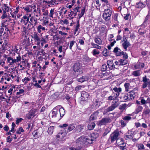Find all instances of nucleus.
<instances>
[{
  "label": "nucleus",
  "mask_w": 150,
  "mask_h": 150,
  "mask_svg": "<svg viewBox=\"0 0 150 150\" xmlns=\"http://www.w3.org/2000/svg\"><path fill=\"white\" fill-rule=\"evenodd\" d=\"M37 32L39 33H42L45 32L47 29H46L45 27L42 26L41 25H38L36 28Z\"/></svg>",
  "instance_id": "19"
},
{
  "label": "nucleus",
  "mask_w": 150,
  "mask_h": 150,
  "mask_svg": "<svg viewBox=\"0 0 150 150\" xmlns=\"http://www.w3.org/2000/svg\"><path fill=\"white\" fill-rule=\"evenodd\" d=\"M84 126L82 125H80L77 126L75 128L76 130L80 132H81L83 129Z\"/></svg>",
  "instance_id": "35"
},
{
  "label": "nucleus",
  "mask_w": 150,
  "mask_h": 150,
  "mask_svg": "<svg viewBox=\"0 0 150 150\" xmlns=\"http://www.w3.org/2000/svg\"><path fill=\"white\" fill-rule=\"evenodd\" d=\"M89 79V77L87 76H83L78 79V81L80 82H83L85 81H87Z\"/></svg>",
  "instance_id": "28"
},
{
  "label": "nucleus",
  "mask_w": 150,
  "mask_h": 150,
  "mask_svg": "<svg viewBox=\"0 0 150 150\" xmlns=\"http://www.w3.org/2000/svg\"><path fill=\"white\" fill-rule=\"evenodd\" d=\"M19 98V97H18L16 96H11V99L10 101L11 104H13L14 103L17 102V100Z\"/></svg>",
  "instance_id": "33"
},
{
  "label": "nucleus",
  "mask_w": 150,
  "mask_h": 150,
  "mask_svg": "<svg viewBox=\"0 0 150 150\" xmlns=\"http://www.w3.org/2000/svg\"><path fill=\"white\" fill-rule=\"evenodd\" d=\"M86 137L84 136H81L78 139V141L82 142V143L86 144Z\"/></svg>",
  "instance_id": "41"
},
{
  "label": "nucleus",
  "mask_w": 150,
  "mask_h": 150,
  "mask_svg": "<svg viewBox=\"0 0 150 150\" xmlns=\"http://www.w3.org/2000/svg\"><path fill=\"white\" fill-rule=\"evenodd\" d=\"M36 110L34 109H31L29 112L26 114L25 117L28 120L33 118L35 116Z\"/></svg>",
  "instance_id": "14"
},
{
  "label": "nucleus",
  "mask_w": 150,
  "mask_h": 150,
  "mask_svg": "<svg viewBox=\"0 0 150 150\" xmlns=\"http://www.w3.org/2000/svg\"><path fill=\"white\" fill-rule=\"evenodd\" d=\"M13 56L16 57V58H13L16 64L19 63L20 62L19 64L20 67L22 69H24L26 67V64L27 63V59H24L23 56L22 57L21 56L20 53L18 54H16L14 53L13 55Z\"/></svg>",
  "instance_id": "2"
},
{
  "label": "nucleus",
  "mask_w": 150,
  "mask_h": 150,
  "mask_svg": "<svg viewBox=\"0 0 150 150\" xmlns=\"http://www.w3.org/2000/svg\"><path fill=\"white\" fill-rule=\"evenodd\" d=\"M120 135L119 132L118 130H116L112 133L110 136V139L111 143H113L115 141H118V137Z\"/></svg>",
  "instance_id": "6"
},
{
  "label": "nucleus",
  "mask_w": 150,
  "mask_h": 150,
  "mask_svg": "<svg viewBox=\"0 0 150 150\" xmlns=\"http://www.w3.org/2000/svg\"><path fill=\"white\" fill-rule=\"evenodd\" d=\"M7 46L8 43L4 42L3 43L1 47L3 50H5L7 49V48L6 47V46Z\"/></svg>",
  "instance_id": "58"
},
{
  "label": "nucleus",
  "mask_w": 150,
  "mask_h": 150,
  "mask_svg": "<svg viewBox=\"0 0 150 150\" xmlns=\"http://www.w3.org/2000/svg\"><path fill=\"white\" fill-rule=\"evenodd\" d=\"M38 54L40 55H45L46 53L45 52L44 50L43 49H41L38 52Z\"/></svg>",
  "instance_id": "63"
},
{
  "label": "nucleus",
  "mask_w": 150,
  "mask_h": 150,
  "mask_svg": "<svg viewBox=\"0 0 150 150\" xmlns=\"http://www.w3.org/2000/svg\"><path fill=\"white\" fill-rule=\"evenodd\" d=\"M56 0H49V4L48 6L49 7L52 6L54 4H56L55 3Z\"/></svg>",
  "instance_id": "52"
},
{
  "label": "nucleus",
  "mask_w": 150,
  "mask_h": 150,
  "mask_svg": "<svg viewBox=\"0 0 150 150\" xmlns=\"http://www.w3.org/2000/svg\"><path fill=\"white\" fill-rule=\"evenodd\" d=\"M86 144H91L93 143V140L92 138H91V136L89 137H86Z\"/></svg>",
  "instance_id": "42"
},
{
  "label": "nucleus",
  "mask_w": 150,
  "mask_h": 150,
  "mask_svg": "<svg viewBox=\"0 0 150 150\" xmlns=\"http://www.w3.org/2000/svg\"><path fill=\"white\" fill-rule=\"evenodd\" d=\"M127 94L129 98V100L134 99L136 96L134 90H132L127 93Z\"/></svg>",
  "instance_id": "21"
},
{
  "label": "nucleus",
  "mask_w": 150,
  "mask_h": 150,
  "mask_svg": "<svg viewBox=\"0 0 150 150\" xmlns=\"http://www.w3.org/2000/svg\"><path fill=\"white\" fill-rule=\"evenodd\" d=\"M91 45L92 46H93V47L100 50L101 48V47L98 44H96L94 43L93 42H92L91 43Z\"/></svg>",
  "instance_id": "56"
},
{
  "label": "nucleus",
  "mask_w": 150,
  "mask_h": 150,
  "mask_svg": "<svg viewBox=\"0 0 150 150\" xmlns=\"http://www.w3.org/2000/svg\"><path fill=\"white\" fill-rule=\"evenodd\" d=\"M65 111L63 108L62 107L59 109V112L61 118L64 116L65 115Z\"/></svg>",
  "instance_id": "46"
},
{
  "label": "nucleus",
  "mask_w": 150,
  "mask_h": 150,
  "mask_svg": "<svg viewBox=\"0 0 150 150\" xmlns=\"http://www.w3.org/2000/svg\"><path fill=\"white\" fill-rule=\"evenodd\" d=\"M111 122V120L109 117H103L101 120L98 121L97 124L98 125L101 126L102 125H106L107 124L110 123Z\"/></svg>",
  "instance_id": "9"
},
{
  "label": "nucleus",
  "mask_w": 150,
  "mask_h": 150,
  "mask_svg": "<svg viewBox=\"0 0 150 150\" xmlns=\"http://www.w3.org/2000/svg\"><path fill=\"white\" fill-rule=\"evenodd\" d=\"M131 119L132 117H131L128 116H125L122 118L123 120L127 122L129 120H130Z\"/></svg>",
  "instance_id": "61"
},
{
  "label": "nucleus",
  "mask_w": 150,
  "mask_h": 150,
  "mask_svg": "<svg viewBox=\"0 0 150 150\" xmlns=\"http://www.w3.org/2000/svg\"><path fill=\"white\" fill-rule=\"evenodd\" d=\"M69 13L68 14V16L69 18L67 17V18L69 19H72L76 15V13H75L73 10H71V11L69 12Z\"/></svg>",
  "instance_id": "32"
},
{
  "label": "nucleus",
  "mask_w": 150,
  "mask_h": 150,
  "mask_svg": "<svg viewBox=\"0 0 150 150\" xmlns=\"http://www.w3.org/2000/svg\"><path fill=\"white\" fill-rule=\"evenodd\" d=\"M120 98L121 99V101L123 102H126L127 100H129L127 93L122 94Z\"/></svg>",
  "instance_id": "26"
},
{
  "label": "nucleus",
  "mask_w": 150,
  "mask_h": 150,
  "mask_svg": "<svg viewBox=\"0 0 150 150\" xmlns=\"http://www.w3.org/2000/svg\"><path fill=\"white\" fill-rule=\"evenodd\" d=\"M95 42L98 45H101L102 44V41L101 39L99 38H95L94 39Z\"/></svg>",
  "instance_id": "50"
},
{
  "label": "nucleus",
  "mask_w": 150,
  "mask_h": 150,
  "mask_svg": "<svg viewBox=\"0 0 150 150\" xmlns=\"http://www.w3.org/2000/svg\"><path fill=\"white\" fill-rule=\"evenodd\" d=\"M99 113V112L98 110L95 111L91 115L89 118L90 121H91L96 119Z\"/></svg>",
  "instance_id": "24"
},
{
  "label": "nucleus",
  "mask_w": 150,
  "mask_h": 150,
  "mask_svg": "<svg viewBox=\"0 0 150 150\" xmlns=\"http://www.w3.org/2000/svg\"><path fill=\"white\" fill-rule=\"evenodd\" d=\"M91 137L93 141H95L96 139L99 137V134L96 132H93L91 134Z\"/></svg>",
  "instance_id": "36"
},
{
  "label": "nucleus",
  "mask_w": 150,
  "mask_h": 150,
  "mask_svg": "<svg viewBox=\"0 0 150 150\" xmlns=\"http://www.w3.org/2000/svg\"><path fill=\"white\" fill-rule=\"evenodd\" d=\"M112 90L115 93H116L117 95L118 94L119 95L120 93L122 91V88L120 87L118 88L117 87H115L112 88Z\"/></svg>",
  "instance_id": "37"
},
{
  "label": "nucleus",
  "mask_w": 150,
  "mask_h": 150,
  "mask_svg": "<svg viewBox=\"0 0 150 150\" xmlns=\"http://www.w3.org/2000/svg\"><path fill=\"white\" fill-rule=\"evenodd\" d=\"M122 52L120 49L118 47L114 48L113 52L115 54L116 56H120L121 55Z\"/></svg>",
  "instance_id": "22"
},
{
  "label": "nucleus",
  "mask_w": 150,
  "mask_h": 150,
  "mask_svg": "<svg viewBox=\"0 0 150 150\" xmlns=\"http://www.w3.org/2000/svg\"><path fill=\"white\" fill-rule=\"evenodd\" d=\"M39 34L37 32H34L32 38L35 42V44L38 46L40 45V38L39 36Z\"/></svg>",
  "instance_id": "11"
},
{
  "label": "nucleus",
  "mask_w": 150,
  "mask_h": 150,
  "mask_svg": "<svg viewBox=\"0 0 150 150\" xmlns=\"http://www.w3.org/2000/svg\"><path fill=\"white\" fill-rule=\"evenodd\" d=\"M149 80V79L146 78V76L143 77L142 81L144 83L142 86V87L143 88H144L147 87L148 84L146 82Z\"/></svg>",
  "instance_id": "29"
},
{
  "label": "nucleus",
  "mask_w": 150,
  "mask_h": 150,
  "mask_svg": "<svg viewBox=\"0 0 150 150\" xmlns=\"http://www.w3.org/2000/svg\"><path fill=\"white\" fill-rule=\"evenodd\" d=\"M36 6L35 5H29L26 6L25 7H23V8L26 13H28L32 12L33 9Z\"/></svg>",
  "instance_id": "17"
},
{
  "label": "nucleus",
  "mask_w": 150,
  "mask_h": 150,
  "mask_svg": "<svg viewBox=\"0 0 150 150\" xmlns=\"http://www.w3.org/2000/svg\"><path fill=\"white\" fill-rule=\"evenodd\" d=\"M23 45H24V48H27L30 45L29 40L27 39H25L22 42Z\"/></svg>",
  "instance_id": "30"
},
{
  "label": "nucleus",
  "mask_w": 150,
  "mask_h": 150,
  "mask_svg": "<svg viewBox=\"0 0 150 150\" xmlns=\"http://www.w3.org/2000/svg\"><path fill=\"white\" fill-rule=\"evenodd\" d=\"M96 126L95 123L94 122H91L89 123L88 125V127L90 130H91L93 129Z\"/></svg>",
  "instance_id": "39"
},
{
  "label": "nucleus",
  "mask_w": 150,
  "mask_h": 150,
  "mask_svg": "<svg viewBox=\"0 0 150 150\" xmlns=\"http://www.w3.org/2000/svg\"><path fill=\"white\" fill-rule=\"evenodd\" d=\"M120 123L121 124V127H125L127 122H126L124 120H121L120 121Z\"/></svg>",
  "instance_id": "62"
},
{
  "label": "nucleus",
  "mask_w": 150,
  "mask_h": 150,
  "mask_svg": "<svg viewBox=\"0 0 150 150\" xmlns=\"http://www.w3.org/2000/svg\"><path fill=\"white\" fill-rule=\"evenodd\" d=\"M31 14L28 15L27 16L26 15H25L21 18L20 20V23L24 25H26L29 22L30 17L31 16Z\"/></svg>",
  "instance_id": "13"
},
{
  "label": "nucleus",
  "mask_w": 150,
  "mask_h": 150,
  "mask_svg": "<svg viewBox=\"0 0 150 150\" xmlns=\"http://www.w3.org/2000/svg\"><path fill=\"white\" fill-rule=\"evenodd\" d=\"M50 122L48 120H45L41 122V124L43 126H47L49 125L48 123Z\"/></svg>",
  "instance_id": "54"
},
{
  "label": "nucleus",
  "mask_w": 150,
  "mask_h": 150,
  "mask_svg": "<svg viewBox=\"0 0 150 150\" xmlns=\"http://www.w3.org/2000/svg\"><path fill=\"white\" fill-rule=\"evenodd\" d=\"M132 74L134 76H139L141 74L140 71L138 70L133 71Z\"/></svg>",
  "instance_id": "49"
},
{
  "label": "nucleus",
  "mask_w": 150,
  "mask_h": 150,
  "mask_svg": "<svg viewBox=\"0 0 150 150\" xmlns=\"http://www.w3.org/2000/svg\"><path fill=\"white\" fill-rule=\"evenodd\" d=\"M102 54L103 56H107L109 55V51L106 48H105L102 52Z\"/></svg>",
  "instance_id": "53"
},
{
  "label": "nucleus",
  "mask_w": 150,
  "mask_h": 150,
  "mask_svg": "<svg viewBox=\"0 0 150 150\" xmlns=\"http://www.w3.org/2000/svg\"><path fill=\"white\" fill-rule=\"evenodd\" d=\"M68 126V125L67 124H64L62 125H60L59 127L61 128H64V132L66 133L69 132L74 129L75 127V125L74 124H70L68 126V128H66Z\"/></svg>",
  "instance_id": "8"
},
{
  "label": "nucleus",
  "mask_w": 150,
  "mask_h": 150,
  "mask_svg": "<svg viewBox=\"0 0 150 150\" xmlns=\"http://www.w3.org/2000/svg\"><path fill=\"white\" fill-rule=\"evenodd\" d=\"M30 17L29 22L30 25L32 26V27L31 28H29V29H32L38 23V19L35 16H31Z\"/></svg>",
  "instance_id": "12"
},
{
  "label": "nucleus",
  "mask_w": 150,
  "mask_h": 150,
  "mask_svg": "<svg viewBox=\"0 0 150 150\" xmlns=\"http://www.w3.org/2000/svg\"><path fill=\"white\" fill-rule=\"evenodd\" d=\"M58 110L56 108H54L52 111V118H55L57 117V114Z\"/></svg>",
  "instance_id": "38"
},
{
  "label": "nucleus",
  "mask_w": 150,
  "mask_h": 150,
  "mask_svg": "<svg viewBox=\"0 0 150 150\" xmlns=\"http://www.w3.org/2000/svg\"><path fill=\"white\" fill-rule=\"evenodd\" d=\"M112 104L108 108L105 110V112L106 113L112 111L117 107L119 105V103L117 101H112Z\"/></svg>",
  "instance_id": "10"
},
{
  "label": "nucleus",
  "mask_w": 150,
  "mask_h": 150,
  "mask_svg": "<svg viewBox=\"0 0 150 150\" xmlns=\"http://www.w3.org/2000/svg\"><path fill=\"white\" fill-rule=\"evenodd\" d=\"M143 109V108L141 105H137L134 112L132 113L133 114H138L139 112H141L142 111Z\"/></svg>",
  "instance_id": "25"
},
{
  "label": "nucleus",
  "mask_w": 150,
  "mask_h": 150,
  "mask_svg": "<svg viewBox=\"0 0 150 150\" xmlns=\"http://www.w3.org/2000/svg\"><path fill=\"white\" fill-rule=\"evenodd\" d=\"M66 134L65 132L61 131L56 135V139L58 143H63L65 141V139L64 137Z\"/></svg>",
  "instance_id": "5"
},
{
  "label": "nucleus",
  "mask_w": 150,
  "mask_h": 150,
  "mask_svg": "<svg viewBox=\"0 0 150 150\" xmlns=\"http://www.w3.org/2000/svg\"><path fill=\"white\" fill-rule=\"evenodd\" d=\"M146 106H147V108L144 110L142 112V115H149L150 112V110L149 108H148L147 106L146 105Z\"/></svg>",
  "instance_id": "43"
},
{
  "label": "nucleus",
  "mask_w": 150,
  "mask_h": 150,
  "mask_svg": "<svg viewBox=\"0 0 150 150\" xmlns=\"http://www.w3.org/2000/svg\"><path fill=\"white\" fill-rule=\"evenodd\" d=\"M146 6V4L144 2H143L142 1L140 0L139 2L137 3L135 5L136 8L142 9L144 8Z\"/></svg>",
  "instance_id": "18"
},
{
  "label": "nucleus",
  "mask_w": 150,
  "mask_h": 150,
  "mask_svg": "<svg viewBox=\"0 0 150 150\" xmlns=\"http://www.w3.org/2000/svg\"><path fill=\"white\" fill-rule=\"evenodd\" d=\"M119 60L120 66L125 65L127 63V61L125 59H120Z\"/></svg>",
  "instance_id": "45"
},
{
  "label": "nucleus",
  "mask_w": 150,
  "mask_h": 150,
  "mask_svg": "<svg viewBox=\"0 0 150 150\" xmlns=\"http://www.w3.org/2000/svg\"><path fill=\"white\" fill-rule=\"evenodd\" d=\"M108 69L107 66L105 64H103L100 70L102 72L105 71Z\"/></svg>",
  "instance_id": "55"
},
{
  "label": "nucleus",
  "mask_w": 150,
  "mask_h": 150,
  "mask_svg": "<svg viewBox=\"0 0 150 150\" xmlns=\"http://www.w3.org/2000/svg\"><path fill=\"white\" fill-rule=\"evenodd\" d=\"M112 11L109 9H105L103 14V19L106 21H108L110 19Z\"/></svg>",
  "instance_id": "7"
},
{
  "label": "nucleus",
  "mask_w": 150,
  "mask_h": 150,
  "mask_svg": "<svg viewBox=\"0 0 150 150\" xmlns=\"http://www.w3.org/2000/svg\"><path fill=\"white\" fill-rule=\"evenodd\" d=\"M32 134L35 139H37L41 136V134L37 130H35L33 132Z\"/></svg>",
  "instance_id": "31"
},
{
  "label": "nucleus",
  "mask_w": 150,
  "mask_h": 150,
  "mask_svg": "<svg viewBox=\"0 0 150 150\" xmlns=\"http://www.w3.org/2000/svg\"><path fill=\"white\" fill-rule=\"evenodd\" d=\"M86 10V7H83L81 10V11L80 14L79 13L78 14V16H79V19H80L84 15L85 12Z\"/></svg>",
  "instance_id": "40"
},
{
  "label": "nucleus",
  "mask_w": 150,
  "mask_h": 150,
  "mask_svg": "<svg viewBox=\"0 0 150 150\" xmlns=\"http://www.w3.org/2000/svg\"><path fill=\"white\" fill-rule=\"evenodd\" d=\"M130 45L131 44L128 41L123 42L122 44V46L125 51L127 50V47L130 46Z\"/></svg>",
  "instance_id": "34"
},
{
  "label": "nucleus",
  "mask_w": 150,
  "mask_h": 150,
  "mask_svg": "<svg viewBox=\"0 0 150 150\" xmlns=\"http://www.w3.org/2000/svg\"><path fill=\"white\" fill-rule=\"evenodd\" d=\"M54 8H52L50 10V13L49 14H48V16L47 18H54L53 15L54 14Z\"/></svg>",
  "instance_id": "48"
},
{
  "label": "nucleus",
  "mask_w": 150,
  "mask_h": 150,
  "mask_svg": "<svg viewBox=\"0 0 150 150\" xmlns=\"http://www.w3.org/2000/svg\"><path fill=\"white\" fill-rule=\"evenodd\" d=\"M24 132V130L23 129L22 127H21L18 128V129L17 130L16 133L18 134H20L21 132Z\"/></svg>",
  "instance_id": "57"
},
{
  "label": "nucleus",
  "mask_w": 150,
  "mask_h": 150,
  "mask_svg": "<svg viewBox=\"0 0 150 150\" xmlns=\"http://www.w3.org/2000/svg\"><path fill=\"white\" fill-rule=\"evenodd\" d=\"M0 7L1 8L3 12L5 13L9 12L10 9L9 6L6 4H2V5L1 4Z\"/></svg>",
  "instance_id": "20"
},
{
  "label": "nucleus",
  "mask_w": 150,
  "mask_h": 150,
  "mask_svg": "<svg viewBox=\"0 0 150 150\" xmlns=\"http://www.w3.org/2000/svg\"><path fill=\"white\" fill-rule=\"evenodd\" d=\"M54 127V126H51L49 127L47 132L50 134H51L53 133Z\"/></svg>",
  "instance_id": "51"
},
{
  "label": "nucleus",
  "mask_w": 150,
  "mask_h": 150,
  "mask_svg": "<svg viewBox=\"0 0 150 150\" xmlns=\"http://www.w3.org/2000/svg\"><path fill=\"white\" fill-rule=\"evenodd\" d=\"M41 10L43 13L42 15L44 16L43 18L46 19L48 18V14L49 13L48 10L46 9L44 7H42Z\"/></svg>",
  "instance_id": "27"
},
{
  "label": "nucleus",
  "mask_w": 150,
  "mask_h": 150,
  "mask_svg": "<svg viewBox=\"0 0 150 150\" xmlns=\"http://www.w3.org/2000/svg\"><path fill=\"white\" fill-rule=\"evenodd\" d=\"M6 75L5 73L4 75L0 79V82L3 84H7L8 83H7L6 80Z\"/></svg>",
  "instance_id": "47"
},
{
  "label": "nucleus",
  "mask_w": 150,
  "mask_h": 150,
  "mask_svg": "<svg viewBox=\"0 0 150 150\" xmlns=\"http://www.w3.org/2000/svg\"><path fill=\"white\" fill-rule=\"evenodd\" d=\"M71 68L75 73L77 72L79 74H81L83 73L82 64L79 62L74 63L72 66Z\"/></svg>",
  "instance_id": "4"
},
{
  "label": "nucleus",
  "mask_w": 150,
  "mask_h": 150,
  "mask_svg": "<svg viewBox=\"0 0 150 150\" xmlns=\"http://www.w3.org/2000/svg\"><path fill=\"white\" fill-rule=\"evenodd\" d=\"M107 64L108 66L109 71L112 70H114L115 69H116L115 67V65L113 62V61L112 60H109L107 61Z\"/></svg>",
  "instance_id": "16"
},
{
  "label": "nucleus",
  "mask_w": 150,
  "mask_h": 150,
  "mask_svg": "<svg viewBox=\"0 0 150 150\" xmlns=\"http://www.w3.org/2000/svg\"><path fill=\"white\" fill-rule=\"evenodd\" d=\"M147 30L145 28L142 27L140 28L138 30L139 34L141 36L145 37V34L146 33Z\"/></svg>",
  "instance_id": "23"
},
{
  "label": "nucleus",
  "mask_w": 150,
  "mask_h": 150,
  "mask_svg": "<svg viewBox=\"0 0 150 150\" xmlns=\"http://www.w3.org/2000/svg\"><path fill=\"white\" fill-rule=\"evenodd\" d=\"M12 54V52L9 51L8 54H4L3 55L4 60L6 61V62L9 66H12L14 63L16 64L13 57L11 56Z\"/></svg>",
  "instance_id": "3"
},
{
  "label": "nucleus",
  "mask_w": 150,
  "mask_h": 150,
  "mask_svg": "<svg viewBox=\"0 0 150 150\" xmlns=\"http://www.w3.org/2000/svg\"><path fill=\"white\" fill-rule=\"evenodd\" d=\"M90 95L88 92L83 91L81 93V99L82 100L86 101L90 98Z\"/></svg>",
  "instance_id": "15"
},
{
  "label": "nucleus",
  "mask_w": 150,
  "mask_h": 150,
  "mask_svg": "<svg viewBox=\"0 0 150 150\" xmlns=\"http://www.w3.org/2000/svg\"><path fill=\"white\" fill-rule=\"evenodd\" d=\"M123 55V59H126L128 58V55L126 52L122 51L121 55Z\"/></svg>",
  "instance_id": "60"
},
{
  "label": "nucleus",
  "mask_w": 150,
  "mask_h": 150,
  "mask_svg": "<svg viewBox=\"0 0 150 150\" xmlns=\"http://www.w3.org/2000/svg\"><path fill=\"white\" fill-rule=\"evenodd\" d=\"M120 146H118L120 150H127L126 146L127 144L125 143L122 144H120Z\"/></svg>",
  "instance_id": "44"
},
{
  "label": "nucleus",
  "mask_w": 150,
  "mask_h": 150,
  "mask_svg": "<svg viewBox=\"0 0 150 150\" xmlns=\"http://www.w3.org/2000/svg\"><path fill=\"white\" fill-rule=\"evenodd\" d=\"M110 130L108 128H107L105 130V132L103 134V136L104 137L106 136L110 132Z\"/></svg>",
  "instance_id": "64"
},
{
  "label": "nucleus",
  "mask_w": 150,
  "mask_h": 150,
  "mask_svg": "<svg viewBox=\"0 0 150 150\" xmlns=\"http://www.w3.org/2000/svg\"><path fill=\"white\" fill-rule=\"evenodd\" d=\"M100 53V51L99 50L96 49L93 50L92 52V53L93 56H95L96 55H98Z\"/></svg>",
  "instance_id": "59"
},
{
  "label": "nucleus",
  "mask_w": 150,
  "mask_h": 150,
  "mask_svg": "<svg viewBox=\"0 0 150 150\" xmlns=\"http://www.w3.org/2000/svg\"><path fill=\"white\" fill-rule=\"evenodd\" d=\"M11 23V25L13 27L15 25V21L13 19H11L10 17H8L5 20H3L1 21V27L0 28V34H2L5 29L6 32L8 31L10 32L9 30V25Z\"/></svg>",
  "instance_id": "1"
}]
</instances>
